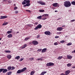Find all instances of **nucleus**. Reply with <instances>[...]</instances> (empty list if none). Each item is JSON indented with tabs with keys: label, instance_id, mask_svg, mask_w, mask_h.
I'll return each instance as SVG.
<instances>
[{
	"label": "nucleus",
	"instance_id": "6e6552de",
	"mask_svg": "<svg viewBox=\"0 0 75 75\" xmlns=\"http://www.w3.org/2000/svg\"><path fill=\"white\" fill-rule=\"evenodd\" d=\"M38 3L41 5H45V3L43 2V1H38Z\"/></svg>",
	"mask_w": 75,
	"mask_h": 75
},
{
	"label": "nucleus",
	"instance_id": "aec40b11",
	"mask_svg": "<svg viewBox=\"0 0 75 75\" xmlns=\"http://www.w3.org/2000/svg\"><path fill=\"white\" fill-rule=\"evenodd\" d=\"M20 58V56H16L15 57V59H19Z\"/></svg>",
	"mask_w": 75,
	"mask_h": 75
},
{
	"label": "nucleus",
	"instance_id": "412c9836",
	"mask_svg": "<svg viewBox=\"0 0 75 75\" xmlns=\"http://www.w3.org/2000/svg\"><path fill=\"white\" fill-rule=\"evenodd\" d=\"M22 4L23 5L25 4H26V0H24L23 2L22 3Z\"/></svg>",
	"mask_w": 75,
	"mask_h": 75
},
{
	"label": "nucleus",
	"instance_id": "603ef678",
	"mask_svg": "<svg viewBox=\"0 0 75 75\" xmlns=\"http://www.w3.org/2000/svg\"><path fill=\"white\" fill-rule=\"evenodd\" d=\"M40 35H38L37 37V38H40Z\"/></svg>",
	"mask_w": 75,
	"mask_h": 75
},
{
	"label": "nucleus",
	"instance_id": "49530a36",
	"mask_svg": "<svg viewBox=\"0 0 75 75\" xmlns=\"http://www.w3.org/2000/svg\"><path fill=\"white\" fill-rule=\"evenodd\" d=\"M24 48H25V47L24 46H22L21 47V49H24Z\"/></svg>",
	"mask_w": 75,
	"mask_h": 75
},
{
	"label": "nucleus",
	"instance_id": "2eb2a0df",
	"mask_svg": "<svg viewBox=\"0 0 75 75\" xmlns=\"http://www.w3.org/2000/svg\"><path fill=\"white\" fill-rule=\"evenodd\" d=\"M7 57L8 59H11V56L10 54H8L7 56Z\"/></svg>",
	"mask_w": 75,
	"mask_h": 75
},
{
	"label": "nucleus",
	"instance_id": "393cba45",
	"mask_svg": "<svg viewBox=\"0 0 75 75\" xmlns=\"http://www.w3.org/2000/svg\"><path fill=\"white\" fill-rule=\"evenodd\" d=\"M71 65H72V64H71L70 63H68L67 64V66L68 67H71Z\"/></svg>",
	"mask_w": 75,
	"mask_h": 75
},
{
	"label": "nucleus",
	"instance_id": "e433bc0d",
	"mask_svg": "<svg viewBox=\"0 0 75 75\" xmlns=\"http://www.w3.org/2000/svg\"><path fill=\"white\" fill-rule=\"evenodd\" d=\"M4 70V69H0V72H2V71H3Z\"/></svg>",
	"mask_w": 75,
	"mask_h": 75
},
{
	"label": "nucleus",
	"instance_id": "f03ea898",
	"mask_svg": "<svg viewBox=\"0 0 75 75\" xmlns=\"http://www.w3.org/2000/svg\"><path fill=\"white\" fill-rule=\"evenodd\" d=\"M26 69H27V68L24 67L22 69L18 70L17 71V74H20L21 72H24V71H25Z\"/></svg>",
	"mask_w": 75,
	"mask_h": 75
},
{
	"label": "nucleus",
	"instance_id": "680f3d73",
	"mask_svg": "<svg viewBox=\"0 0 75 75\" xmlns=\"http://www.w3.org/2000/svg\"><path fill=\"white\" fill-rule=\"evenodd\" d=\"M69 12H71V10H69Z\"/></svg>",
	"mask_w": 75,
	"mask_h": 75
},
{
	"label": "nucleus",
	"instance_id": "3c124183",
	"mask_svg": "<svg viewBox=\"0 0 75 75\" xmlns=\"http://www.w3.org/2000/svg\"><path fill=\"white\" fill-rule=\"evenodd\" d=\"M17 7H15L14 8V10H17Z\"/></svg>",
	"mask_w": 75,
	"mask_h": 75
},
{
	"label": "nucleus",
	"instance_id": "6e6d98bb",
	"mask_svg": "<svg viewBox=\"0 0 75 75\" xmlns=\"http://www.w3.org/2000/svg\"><path fill=\"white\" fill-rule=\"evenodd\" d=\"M35 25H37V24H38V22H35Z\"/></svg>",
	"mask_w": 75,
	"mask_h": 75
},
{
	"label": "nucleus",
	"instance_id": "4d7b16f0",
	"mask_svg": "<svg viewBox=\"0 0 75 75\" xmlns=\"http://www.w3.org/2000/svg\"><path fill=\"white\" fill-rule=\"evenodd\" d=\"M18 13V12L17 11H15V13H16V14H17V13Z\"/></svg>",
	"mask_w": 75,
	"mask_h": 75
},
{
	"label": "nucleus",
	"instance_id": "2f4dec72",
	"mask_svg": "<svg viewBox=\"0 0 75 75\" xmlns=\"http://www.w3.org/2000/svg\"><path fill=\"white\" fill-rule=\"evenodd\" d=\"M12 33V31H8L7 32V34H10Z\"/></svg>",
	"mask_w": 75,
	"mask_h": 75
},
{
	"label": "nucleus",
	"instance_id": "052dcab7",
	"mask_svg": "<svg viewBox=\"0 0 75 75\" xmlns=\"http://www.w3.org/2000/svg\"><path fill=\"white\" fill-rule=\"evenodd\" d=\"M28 11L29 12V13H30L31 12V11L30 10H28Z\"/></svg>",
	"mask_w": 75,
	"mask_h": 75
},
{
	"label": "nucleus",
	"instance_id": "864d4df0",
	"mask_svg": "<svg viewBox=\"0 0 75 75\" xmlns=\"http://www.w3.org/2000/svg\"><path fill=\"white\" fill-rule=\"evenodd\" d=\"M24 59H23V58H21V59H20L19 61H23V60Z\"/></svg>",
	"mask_w": 75,
	"mask_h": 75
},
{
	"label": "nucleus",
	"instance_id": "c9c22d12",
	"mask_svg": "<svg viewBox=\"0 0 75 75\" xmlns=\"http://www.w3.org/2000/svg\"><path fill=\"white\" fill-rule=\"evenodd\" d=\"M11 74V72H8L7 73V75H10Z\"/></svg>",
	"mask_w": 75,
	"mask_h": 75
},
{
	"label": "nucleus",
	"instance_id": "dca6fc26",
	"mask_svg": "<svg viewBox=\"0 0 75 75\" xmlns=\"http://www.w3.org/2000/svg\"><path fill=\"white\" fill-rule=\"evenodd\" d=\"M13 37V35L11 34H9L7 36L8 38H11Z\"/></svg>",
	"mask_w": 75,
	"mask_h": 75
},
{
	"label": "nucleus",
	"instance_id": "e2e57ef3",
	"mask_svg": "<svg viewBox=\"0 0 75 75\" xmlns=\"http://www.w3.org/2000/svg\"><path fill=\"white\" fill-rule=\"evenodd\" d=\"M72 68H75V66H73L72 67Z\"/></svg>",
	"mask_w": 75,
	"mask_h": 75
},
{
	"label": "nucleus",
	"instance_id": "72a5a7b5",
	"mask_svg": "<svg viewBox=\"0 0 75 75\" xmlns=\"http://www.w3.org/2000/svg\"><path fill=\"white\" fill-rule=\"evenodd\" d=\"M72 45V43H71V42H69V43H68L67 45Z\"/></svg>",
	"mask_w": 75,
	"mask_h": 75
},
{
	"label": "nucleus",
	"instance_id": "473e14b6",
	"mask_svg": "<svg viewBox=\"0 0 75 75\" xmlns=\"http://www.w3.org/2000/svg\"><path fill=\"white\" fill-rule=\"evenodd\" d=\"M34 58H30L29 59V60L30 61H33V60H34Z\"/></svg>",
	"mask_w": 75,
	"mask_h": 75
},
{
	"label": "nucleus",
	"instance_id": "f257e3e1",
	"mask_svg": "<svg viewBox=\"0 0 75 75\" xmlns=\"http://www.w3.org/2000/svg\"><path fill=\"white\" fill-rule=\"evenodd\" d=\"M64 5L66 7H69L71 6V3L69 1H66L64 2Z\"/></svg>",
	"mask_w": 75,
	"mask_h": 75
},
{
	"label": "nucleus",
	"instance_id": "774afa93",
	"mask_svg": "<svg viewBox=\"0 0 75 75\" xmlns=\"http://www.w3.org/2000/svg\"><path fill=\"white\" fill-rule=\"evenodd\" d=\"M18 33H19V32H16V34H18Z\"/></svg>",
	"mask_w": 75,
	"mask_h": 75
},
{
	"label": "nucleus",
	"instance_id": "ea45409f",
	"mask_svg": "<svg viewBox=\"0 0 75 75\" xmlns=\"http://www.w3.org/2000/svg\"><path fill=\"white\" fill-rule=\"evenodd\" d=\"M54 45H58V43L55 42L54 43Z\"/></svg>",
	"mask_w": 75,
	"mask_h": 75
},
{
	"label": "nucleus",
	"instance_id": "cd10ccee",
	"mask_svg": "<svg viewBox=\"0 0 75 75\" xmlns=\"http://www.w3.org/2000/svg\"><path fill=\"white\" fill-rule=\"evenodd\" d=\"M8 24V23L6 22V23H3L2 24V25H6Z\"/></svg>",
	"mask_w": 75,
	"mask_h": 75
},
{
	"label": "nucleus",
	"instance_id": "37998d69",
	"mask_svg": "<svg viewBox=\"0 0 75 75\" xmlns=\"http://www.w3.org/2000/svg\"><path fill=\"white\" fill-rule=\"evenodd\" d=\"M61 32H60L57 33V34H61Z\"/></svg>",
	"mask_w": 75,
	"mask_h": 75
},
{
	"label": "nucleus",
	"instance_id": "bb28decb",
	"mask_svg": "<svg viewBox=\"0 0 75 75\" xmlns=\"http://www.w3.org/2000/svg\"><path fill=\"white\" fill-rule=\"evenodd\" d=\"M71 4L74 5V6H75V1H73L71 2Z\"/></svg>",
	"mask_w": 75,
	"mask_h": 75
},
{
	"label": "nucleus",
	"instance_id": "f704fd0d",
	"mask_svg": "<svg viewBox=\"0 0 75 75\" xmlns=\"http://www.w3.org/2000/svg\"><path fill=\"white\" fill-rule=\"evenodd\" d=\"M60 43H64V42H65V41L63 40H62L61 41H60Z\"/></svg>",
	"mask_w": 75,
	"mask_h": 75
},
{
	"label": "nucleus",
	"instance_id": "5fc2aeb1",
	"mask_svg": "<svg viewBox=\"0 0 75 75\" xmlns=\"http://www.w3.org/2000/svg\"><path fill=\"white\" fill-rule=\"evenodd\" d=\"M8 2L9 3H11V0H9L8 1Z\"/></svg>",
	"mask_w": 75,
	"mask_h": 75
},
{
	"label": "nucleus",
	"instance_id": "4c0bfd02",
	"mask_svg": "<svg viewBox=\"0 0 75 75\" xmlns=\"http://www.w3.org/2000/svg\"><path fill=\"white\" fill-rule=\"evenodd\" d=\"M41 50H42V49H39L37 51H39V52L41 51Z\"/></svg>",
	"mask_w": 75,
	"mask_h": 75
},
{
	"label": "nucleus",
	"instance_id": "6ab92c4d",
	"mask_svg": "<svg viewBox=\"0 0 75 75\" xmlns=\"http://www.w3.org/2000/svg\"><path fill=\"white\" fill-rule=\"evenodd\" d=\"M63 58V57L62 56H59L58 58V59H59V60H60V59H62V58Z\"/></svg>",
	"mask_w": 75,
	"mask_h": 75
},
{
	"label": "nucleus",
	"instance_id": "9d476101",
	"mask_svg": "<svg viewBox=\"0 0 75 75\" xmlns=\"http://www.w3.org/2000/svg\"><path fill=\"white\" fill-rule=\"evenodd\" d=\"M63 28L62 27H58L57 29V31H62Z\"/></svg>",
	"mask_w": 75,
	"mask_h": 75
},
{
	"label": "nucleus",
	"instance_id": "4be33fe9",
	"mask_svg": "<svg viewBox=\"0 0 75 75\" xmlns=\"http://www.w3.org/2000/svg\"><path fill=\"white\" fill-rule=\"evenodd\" d=\"M7 69H8V71H9V70H11V67L9 66L8 67Z\"/></svg>",
	"mask_w": 75,
	"mask_h": 75
},
{
	"label": "nucleus",
	"instance_id": "7ed1b4c3",
	"mask_svg": "<svg viewBox=\"0 0 75 75\" xmlns=\"http://www.w3.org/2000/svg\"><path fill=\"white\" fill-rule=\"evenodd\" d=\"M42 27V25L41 24L38 25L36 27L34 28L35 30H37L38 29L41 28Z\"/></svg>",
	"mask_w": 75,
	"mask_h": 75
},
{
	"label": "nucleus",
	"instance_id": "69168bd1",
	"mask_svg": "<svg viewBox=\"0 0 75 75\" xmlns=\"http://www.w3.org/2000/svg\"><path fill=\"white\" fill-rule=\"evenodd\" d=\"M55 12H58V11H55Z\"/></svg>",
	"mask_w": 75,
	"mask_h": 75
},
{
	"label": "nucleus",
	"instance_id": "b1692460",
	"mask_svg": "<svg viewBox=\"0 0 75 75\" xmlns=\"http://www.w3.org/2000/svg\"><path fill=\"white\" fill-rule=\"evenodd\" d=\"M30 0H26V3L27 4H30Z\"/></svg>",
	"mask_w": 75,
	"mask_h": 75
},
{
	"label": "nucleus",
	"instance_id": "de8ad7c7",
	"mask_svg": "<svg viewBox=\"0 0 75 75\" xmlns=\"http://www.w3.org/2000/svg\"><path fill=\"white\" fill-rule=\"evenodd\" d=\"M59 36H56L55 37V38H59Z\"/></svg>",
	"mask_w": 75,
	"mask_h": 75
},
{
	"label": "nucleus",
	"instance_id": "0eeeda50",
	"mask_svg": "<svg viewBox=\"0 0 75 75\" xmlns=\"http://www.w3.org/2000/svg\"><path fill=\"white\" fill-rule=\"evenodd\" d=\"M58 3H54L52 4L53 6L54 7H59V5H58Z\"/></svg>",
	"mask_w": 75,
	"mask_h": 75
},
{
	"label": "nucleus",
	"instance_id": "f8f14e48",
	"mask_svg": "<svg viewBox=\"0 0 75 75\" xmlns=\"http://www.w3.org/2000/svg\"><path fill=\"white\" fill-rule=\"evenodd\" d=\"M67 58L68 59H72V57L69 55H67Z\"/></svg>",
	"mask_w": 75,
	"mask_h": 75
},
{
	"label": "nucleus",
	"instance_id": "58836bf2",
	"mask_svg": "<svg viewBox=\"0 0 75 75\" xmlns=\"http://www.w3.org/2000/svg\"><path fill=\"white\" fill-rule=\"evenodd\" d=\"M34 74V72H33V71H32L31 73H30V75H33Z\"/></svg>",
	"mask_w": 75,
	"mask_h": 75
},
{
	"label": "nucleus",
	"instance_id": "0e129e2a",
	"mask_svg": "<svg viewBox=\"0 0 75 75\" xmlns=\"http://www.w3.org/2000/svg\"><path fill=\"white\" fill-rule=\"evenodd\" d=\"M72 52H75V50Z\"/></svg>",
	"mask_w": 75,
	"mask_h": 75
},
{
	"label": "nucleus",
	"instance_id": "c85d7f7f",
	"mask_svg": "<svg viewBox=\"0 0 75 75\" xmlns=\"http://www.w3.org/2000/svg\"><path fill=\"white\" fill-rule=\"evenodd\" d=\"M30 38H26L25 39V41H27V40H29Z\"/></svg>",
	"mask_w": 75,
	"mask_h": 75
},
{
	"label": "nucleus",
	"instance_id": "a19ab883",
	"mask_svg": "<svg viewBox=\"0 0 75 75\" xmlns=\"http://www.w3.org/2000/svg\"><path fill=\"white\" fill-rule=\"evenodd\" d=\"M26 6H30V4H26Z\"/></svg>",
	"mask_w": 75,
	"mask_h": 75
},
{
	"label": "nucleus",
	"instance_id": "423d86ee",
	"mask_svg": "<svg viewBox=\"0 0 75 75\" xmlns=\"http://www.w3.org/2000/svg\"><path fill=\"white\" fill-rule=\"evenodd\" d=\"M44 34H45V35H50V34H51V32H50L49 31H46L45 32Z\"/></svg>",
	"mask_w": 75,
	"mask_h": 75
},
{
	"label": "nucleus",
	"instance_id": "a878e982",
	"mask_svg": "<svg viewBox=\"0 0 75 75\" xmlns=\"http://www.w3.org/2000/svg\"><path fill=\"white\" fill-rule=\"evenodd\" d=\"M42 58H43V57H41L40 58H38L37 59V61H40V60H41V61L42 60Z\"/></svg>",
	"mask_w": 75,
	"mask_h": 75
},
{
	"label": "nucleus",
	"instance_id": "bf43d9fd",
	"mask_svg": "<svg viewBox=\"0 0 75 75\" xmlns=\"http://www.w3.org/2000/svg\"><path fill=\"white\" fill-rule=\"evenodd\" d=\"M60 19H61V18H60L57 19V20H60Z\"/></svg>",
	"mask_w": 75,
	"mask_h": 75
},
{
	"label": "nucleus",
	"instance_id": "c756f323",
	"mask_svg": "<svg viewBox=\"0 0 75 75\" xmlns=\"http://www.w3.org/2000/svg\"><path fill=\"white\" fill-rule=\"evenodd\" d=\"M6 52V53H10L11 52V51L10 50H6L5 51Z\"/></svg>",
	"mask_w": 75,
	"mask_h": 75
},
{
	"label": "nucleus",
	"instance_id": "f3484780",
	"mask_svg": "<svg viewBox=\"0 0 75 75\" xmlns=\"http://www.w3.org/2000/svg\"><path fill=\"white\" fill-rule=\"evenodd\" d=\"M6 72H7V69H4L2 72H3V73H6Z\"/></svg>",
	"mask_w": 75,
	"mask_h": 75
},
{
	"label": "nucleus",
	"instance_id": "a211bd4d",
	"mask_svg": "<svg viewBox=\"0 0 75 75\" xmlns=\"http://www.w3.org/2000/svg\"><path fill=\"white\" fill-rule=\"evenodd\" d=\"M47 71H43L42 72V73L40 74V75H44L45 74H46L47 73Z\"/></svg>",
	"mask_w": 75,
	"mask_h": 75
},
{
	"label": "nucleus",
	"instance_id": "8fccbe9b",
	"mask_svg": "<svg viewBox=\"0 0 75 75\" xmlns=\"http://www.w3.org/2000/svg\"><path fill=\"white\" fill-rule=\"evenodd\" d=\"M60 75H66L65 74H64L63 73H62L60 74Z\"/></svg>",
	"mask_w": 75,
	"mask_h": 75
},
{
	"label": "nucleus",
	"instance_id": "1a4fd4ad",
	"mask_svg": "<svg viewBox=\"0 0 75 75\" xmlns=\"http://www.w3.org/2000/svg\"><path fill=\"white\" fill-rule=\"evenodd\" d=\"M70 72H71V71L69 70L66 71H65V74L66 75H69Z\"/></svg>",
	"mask_w": 75,
	"mask_h": 75
},
{
	"label": "nucleus",
	"instance_id": "09e8293b",
	"mask_svg": "<svg viewBox=\"0 0 75 75\" xmlns=\"http://www.w3.org/2000/svg\"><path fill=\"white\" fill-rule=\"evenodd\" d=\"M27 44H24V45H23V46H24V47L25 48V47H27Z\"/></svg>",
	"mask_w": 75,
	"mask_h": 75
},
{
	"label": "nucleus",
	"instance_id": "c03bdc74",
	"mask_svg": "<svg viewBox=\"0 0 75 75\" xmlns=\"http://www.w3.org/2000/svg\"><path fill=\"white\" fill-rule=\"evenodd\" d=\"M75 19H73L72 20H71L70 21V22H74V21H75Z\"/></svg>",
	"mask_w": 75,
	"mask_h": 75
},
{
	"label": "nucleus",
	"instance_id": "ddd939ff",
	"mask_svg": "<svg viewBox=\"0 0 75 75\" xmlns=\"http://www.w3.org/2000/svg\"><path fill=\"white\" fill-rule=\"evenodd\" d=\"M49 16V15L48 14H44V15H42V17H48Z\"/></svg>",
	"mask_w": 75,
	"mask_h": 75
},
{
	"label": "nucleus",
	"instance_id": "13d9d810",
	"mask_svg": "<svg viewBox=\"0 0 75 75\" xmlns=\"http://www.w3.org/2000/svg\"><path fill=\"white\" fill-rule=\"evenodd\" d=\"M65 27V25H62V27Z\"/></svg>",
	"mask_w": 75,
	"mask_h": 75
},
{
	"label": "nucleus",
	"instance_id": "338daca9",
	"mask_svg": "<svg viewBox=\"0 0 75 75\" xmlns=\"http://www.w3.org/2000/svg\"><path fill=\"white\" fill-rule=\"evenodd\" d=\"M27 6V5H26V4L25 5H24V7H26Z\"/></svg>",
	"mask_w": 75,
	"mask_h": 75
},
{
	"label": "nucleus",
	"instance_id": "39448f33",
	"mask_svg": "<svg viewBox=\"0 0 75 75\" xmlns=\"http://www.w3.org/2000/svg\"><path fill=\"white\" fill-rule=\"evenodd\" d=\"M32 44L34 45H36L38 44V42L36 40H34L32 42Z\"/></svg>",
	"mask_w": 75,
	"mask_h": 75
},
{
	"label": "nucleus",
	"instance_id": "79ce46f5",
	"mask_svg": "<svg viewBox=\"0 0 75 75\" xmlns=\"http://www.w3.org/2000/svg\"><path fill=\"white\" fill-rule=\"evenodd\" d=\"M15 68H14V67H12V69H11V70H14Z\"/></svg>",
	"mask_w": 75,
	"mask_h": 75
},
{
	"label": "nucleus",
	"instance_id": "a18cd8bd",
	"mask_svg": "<svg viewBox=\"0 0 75 75\" xmlns=\"http://www.w3.org/2000/svg\"><path fill=\"white\" fill-rule=\"evenodd\" d=\"M46 19H47V18L46 17H45L44 18H42V20H46Z\"/></svg>",
	"mask_w": 75,
	"mask_h": 75
},
{
	"label": "nucleus",
	"instance_id": "20e7f679",
	"mask_svg": "<svg viewBox=\"0 0 75 75\" xmlns=\"http://www.w3.org/2000/svg\"><path fill=\"white\" fill-rule=\"evenodd\" d=\"M54 64L52 62L47 63L46 64V66H47V67L54 66Z\"/></svg>",
	"mask_w": 75,
	"mask_h": 75
},
{
	"label": "nucleus",
	"instance_id": "9b49d317",
	"mask_svg": "<svg viewBox=\"0 0 75 75\" xmlns=\"http://www.w3.org/2000/svg\"><path fill=\"white\" fill-rule=\"evenodd\" d=\"M8 17L7 16H0V19H4V18H6Z\"/></svg>",
	"mask_w": 75,
	"mask_h": 75
},
{
	"label": "nucleus",
	"instance_id": "4468645a",
	"mask_svg": "<svg viewBox=\"0 0 75 75\" xmlns=\"http://www.w3.org/2000/svg\"><path fill=\"white\" fill-rule=\"evenodd\" d=\"M47 50V48H45L43 49L42 51V52L44 53V52H46V51Z\"/></svg>",
	"mask_w": 75,
	"mask_h": 75
},
{
	"label": "nucleus",
	"instance_id": "5701e85b",
	"mask_svg": "<svg viewBox=\"0 0 75 75\" xmlns=\"http://www.w3.org/2000/svg\"><path fill=\"white\" fill-rule=\"evenodd\" d=\"M42 18V16H40L37 17V18L38 19H39V20L41 19Z\"/></svg>",
	"mask_w": 75,
	"mask_h": 75
},
{
	"label": "nucleus",
	"instance_id": "7c9ffc66",
	"mask_svg": "<svg viewBox=\"0 0 75 75\" xmlns=\"http://www.w3.org/2000/svg\"><path fill=\"white\" fill-rule=\"evenodd\" d=\"M39 11L40 12V13H42L44 11V10H43L42 9L40 10Z\"/></svg>",
	"mask_w": 75,
	"mask_h": 75
}]
</instances>
